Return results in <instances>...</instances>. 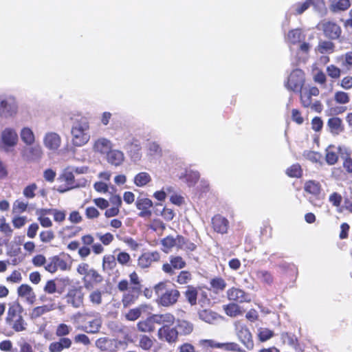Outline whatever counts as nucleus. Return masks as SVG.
Here are the masks:
<instances>
[{"label": "nucleus", "mask_w": 352, "mask_h": 352, "mask_svg": "<svg viewBox=\"0 0 352 352\" xmlns=\"http://www.w3.org/2000/svg\"><path fill=\"white\" fill-rule=\"evenodd\" d=\"M157 296V302L163 307L175 304L180 296L179 292L166 282H160L154 287Z\"/></svg>", "instance_id": "f257e3e1"}, {"label": "nucleus", "mask_w": 352, "mask_h": 352, "mask_svg": "<svg viewBox=\"0 0 352 352\" xmlns=\"http://www.w3.org/2000/svg\"><path fill=\"white\" fill-rule=\"evenodd\" d=\"M89 122L85 118L76 120L72 126V142L75 146H82L90 140Z\"/></svg>", "instance_id": "f03ea898"}, {"label": "nucleus", "mask_w": 352, "mask_h": 352, "mask_svg": "<svg viewBox=\"0 0 352 352\" xmlns=\"http://www.w3.org/2000/svg\"><path fill=\"white\" fill-rule=\"evenodd\" d=\"M19 142V135L15 129L6 126L0 131V151L9 154L12 153Z\"/></svg>", "instance_id": "7ed1b4c3"}, {"label": "nucleus", "mask_w": 352, "mask_h": 352, "mask_svg": "<svg viewBox=\"0 0 352 352\" xmlns=\"http://www.w3.org/2000/svg\"><path fill=\"white\" fill-rule=\"evenodd\" d=\"M19 111L18 102L14 96L2 93L0 94V118H14Z\"/></svg>", "instance_id": "20e7f679"}, {"label": "nucleus", "mask_w": 352, "mask_h": 352, "mask_svg": "<svg viewBox=\"0 0 352 352\" xmlns=\"http://www.w3.org/2000/svg\"><path fill=\"white\" fill-rule=\"evenodd\" d=\"M317 29L322 32L324 37L329 40H339L342 36V28L337 23L324 19L317 25Z\"/></svg>", "instance_id": "39448f33"}, {"label": "nucleus", "mask_w": 352, "mask_h": 352, "mask_svg": "<svg viewBox=\"0 0 352 352\" xmlns=\"http://www.w3.org/2000/svg\"><path fill=\"white\" fill-rule=\"evenodd\" d=\"M234 330L239 340L248 350H252L254 346L252 334L249 328L243 322H234Z\"/></svg>", "instance_id": "423d86ee"}, {"label": "nucleus", "mask_w": 352, "mask_h": 352, "mask_svg": "<svg viewBox=\"0 0 352 352\" xmlns=\"http://www.w3.org/2000/svg\"><path fill=\"white\" fill-rule=\"evenodd\" d=\"M59 179L66 183V186L65 187L63 186L58 187L57 190L60 193H64L75 188L85 187L87 184V181L85 179L79 182H76L74 173L72 170H71L70 167H67L64 170L63 174L60 176Z\"/></svg>", "instance_id": "0eeeda50"}, {"label": "nucleus", "mask_w": 352, "mask_h": 352, "mask_svg": "<svg viewBox=\"0 0 352 352\" xmlns=\"http://www.w3.org/2000/svg\"><path fill=\"white\" fill-rule=\"evenodd\" d=\"M85 294L80 286H73L65 295L66 302L74 308H80L84 305Z\"/></svg>", "instance_id": "6e6552de"}, {"label": "nucleus", "mask_w": 352, "mask_h": 352, "mask_svg": "<svg viewBox=\"0 0 352 352\" xmlns=\"http://www.w3.org/2000/svg\"><path fill=\"white\" fill-rule=\"evenodd\" d=\"M43 155V149L38 142L25 145L21 151V156L28 162H39Z\"/></svg>", "instance_id": "1a4fd4ad"}, {"label": "nucleus", "mask_w": 352, "mask_h": 352, "mask_svg": "<svg viewBox=\"0 0 352 352\" xmlns=\"http://www.w3.org/2000/svg\"><path fill=\"white\" fill-rule=\"evenodd\" d=\"M304 81V72L301 69H296L292 72L285 86L288 90L298 92L301 91Z\"/></svg>", "instance_id": "9d476101"}, {"label": "nucleus", "mask_w": 352, "mask_h": 352, "mask_svg": "<svg viewBox=\"0 0 352 352\" xmlns=\"http://www.w3.org/2000/svg\"><path fill=\"white\" fill-rule=\"evenodd\" d=\"M344 154L349 155L346 147L329 145L325 150V160L329 165H334L338 162L339 156L343 157Z\"/></svg>", "instance_id": "9b49d317"}, {"label": "nucleus", "mask_w": 352, "mask_h": 352, "mask_svg": "<svg viewBox=\"0 0 352 352\" xmlns=\"http://www.w3.org/2000/svg\"><path fill=\"white\" fill-rule=\"evenodd\" d=\"M158 339L168 344L175 343L178 340V332L175 327L162 326L157 331Z\"/></svg>", "instance_id": "f8f14e48"}, {"label": "nucleus", "mask_w": 352, "mask_h": 352, "mask_svg": "<svg viewBox=\"0 0 352 352\" xmlns=\"http://www.w3.org/2000/svg\"><path fill=\"white\" fill-rule=\"evenodd\" d=\"M61 138L56 132L49 131L44 134L43 142L45 147L52 151H56L61 145Z\"/></svg>", "instance_id": "ddd939ff"}, {"label": "nucleus", "mask_w": 352, "mask_h": 352, "mask_svg": "<svg viewBox=\"0 0 352 352\" xmlns=\"http://www.w3.org/2000/svg\"><path fill=\"white\" fill-rule=\"evenodd\" d=\"M304 188L306 192L316 197V200H313L310 198L309 201L315 206H320L322 200L319 198L321 192V185L320 183L314 180H309L305 183Z\"/></svg>", "instance_id": "4468645a"}, {"label": "nucleus", "mask_w": 352, "mask_h": 352, "mask_svg": "<svg viewBox=\"0 0 352 352\" xmlns=\"http://www.w3.org/2000/svg\"><path fill=\"white\" fill-rule=\"evenodd\" d=\"M153 205V201L150 199L138 197L135 201V206L136 208L140 210L138 213V216L142 218L149 219L152 214L151 208Z\"/></svg>", "instance_id": "2eb2a0df"}, {"label": "nucleus", "mask_w": 352, "mask_h": 352, "mask_svg": "<svg viewBox=\"0 0 352 352\" xmlns=\"http://www.w3.org/2000/svg\"><path fill=\"white\" fill-rule=\"evenodd\" d=\"M124 148L126 151L133 161L137 162L140 160L142 156V146L138 140L132 138L129 140L124 145Z\"/></svg>", "instance_id": "dca6fc26"}, {"label": "nucleus", "mask_w": 352, "mask_h": 352, "mask_svg": "<svg viewBox=\"0 0 352 352\" xmlns=\"http://www.w3.org/2000/svg\"><path fill=\"white\" fill-rule=\"evenodd\" d=\"M186 266L185 261L179 256H171L170 257V263H164L162 266V270L172 275L175 273V270H181Z\"/></svg>", "instance_id": "f3484780"}, {"label": "nucleus", "mask_w": 352, "mask_h": 352, "mask_svg": "<svg viewBox=\"0 0 352 352\" xmlns=\"http://www.w3.org/2000/svg\"><path fill=\"white\" fill-rule=\"evenodd\" d=\"M228 298L230 300L236 301L238 302H250L251 296L243 290L232 287L227 291Z\"/></svg>", "instance_id": "a211bd4d"}, {"label": "nucleus", "mask_w": 352, "mask_h": 352, "mask_svg": "<svg viewBox=\"0 0 352 352\" xmlns=\"http://www.w3.org/2000/svg\"><path fill=\"white\" fill-rule=\"evenodd\" d=\"M113 147L111 141L106 138H99L94 143L93 149L102 155H107Z\"/></svg>", "instance_id": "6ab92c4d"}, {"label": "nucleus", "mask_w": 352, "mask_h": 352, "mask_svg": "<svg viewBox=\"0 0 352 352\" xmlns=\"http://www.w3.org/2000/svg\"><path fill=\"white\" fill-rule=\"evenodd\" d=\"M86 316H94V319L89 321L87 326L85 327V331L89 333H96L99 331L102 325V319L99 314L94 311L84 314Z\"/></svg>", "instance_id": "aec40b11"}, {"label": "nucleus", "mask_w": 352, "mask_h": 352, "mask_svg": "<svg viewBox=\"0 0 352 352\" xmlns=\"http://www.w3.org/2000/svg\"><path fill=\"white\" fill-rule=\"evenodd\" d=\"M184 243L183 236L177 235L176 237L173 236H168L163 239L161 241L163 247L162 250L165 252H168L173 248H177Z\"/></svg>", "instance_id": "412c9836"}, {"label": "nucleus", "mask_w": 352, "mask_h": 352, "mask_svg": "<svg viewBox=\"0 0 352 352\" xmlns=\"http://www.w3.org/2000/svg\"><path fill=\"white\" fill-rule=\"evenodd\" d=\"M160 259V254L157 252H146L142 254L138 261V265L140 267L144 269L151 266L153 262Z\"/></svg>", "instance_id": "4be33fe9"}, {"label": "nucleus", "mask_w": 352, "mask_h": 352, "mask_svg": "<svg viewBox=\"0 0 352 352\" xmlns=\"http://www.w3.org/2000/svg\"><path fill=\"white\" fill-rule=\"evenodd\" d=\"M17 293L19 297L24 298L30 305H32L36 300V294L33 289L27 284H23L19 287Z\"/></svg>", "instance_id": "5701e85b"}, {"label": "nucleus", "mask_w": 352, "mask_h": 352, "mask_svg": "<svg viewBox=\"0 0 352 352\" xmlns=\"http://www.w3.org/2000/svg\"><path fill=\"white\" fill-rule=\"evenodd\" d=\"M212 223L215 232L221 234H225L227 232L229 222L227 219L221 215H215L212 219Z\"/></svg>", "instance_id": "b1692460"}, {"label": "nucleus", "mask_w": 352, "mask_h": 352, "mask_svg": "<svg viewBox=\"0 0 352 352\" xmlns=\"http://www.w3.org/2000/svg\"><path fill=\"white\" fill-rule=\"evenodd\" d=\"M327 127L331 133L334 135L340 134L344 130L342 120L338 117H333L328 120Z\"/></svg>", "instance_id": "393cba45"}, {"label": "nucleus", "mask_w": 352, "mask_h": 352, "mask_svg": "<svg viewBox=\"0 0 352 352\" xmlns=\"http://www.w3.org/2000/svg\"><path fill=\"white\" fill-rule=\"evenodd\" d=\"M72 342L71 339L68 338H60L56 342H53L49 345L50 352H61L64 349H67L71 347Z\"/></svg>", "instance_id": "a878e982"}, {"label": "nucleus", "mask_w": 352, "mask_h": 352, "mask_svg": "<svg viewBox=\"0 0 352 352\" xmlns=\"http://www.w3.org/2000/svg\"><path fill=\"white\" fill-rule=\"evenodd\" d=\"M178 336H188L190 335L194 329L193 324L186 320L184 319H177L176 320V325Z\"/></svg>", "instance_id": "bb28decb"}, {"label": "nucleus", "mask_w": 352, "mask_h": 352, "mask_svg": "<svg viewBox=\"0 0 352 352\" xmlns=\"http://www.w3.org/2000/svg\"><path fill=\"white\" fill-rule=\"evenodd\" d=\"M20 138L25 145H30L37 142L36 135L29 126H24L20 130Z\"/></svg>", "instance_id": "cd10ccee"}, {"label": "nucleus", "mask_w": 352, "mask_h": 352, "mask_svg": "<svg viewBox=\"0 0 352 352\" xmlns=\"http://www.w3.org/2000/svg\"><path fill=\"white\" fill-rule=\"evenodd\" d=\"M333 40H320L316 51L322 54H330L336 51V45Z\"/></svg>", "instance_id": "c85d7f7f"}, {"label": "nucleus", "mask_w": 352, "mask_h": 352, "mask_svg": "<svg viewBox=\"0 0 352 352\" xmlns=\"http://www.w3.org/2000/svg\"><path fill=\"white\" fill-rule=\"evenodd\" d=\"M141 291L137 287H129V290L123 295L122 304L126 307L133 304L138 298Z\"/></svg>", "instance_id": "c756f323"}, {"label": "nucleus", "mask_w": 352, "mask_h": 352, "mask_svg": "<svg viewBox=\"0 0 352 352\" xmlns=\"http://www.w3.org/2000/svg\"><path fill=\"white\" fill-rule=\"evenodd\" d=\"M107 162L111 164L118 166H120L124 160V153L117 149H111L107 154Z\"/></svg>", "instance_id": "7c9ffc66"}, {"label": "nucleus", "mask_w": 352, "mask_h": 352, "mask_svg": "<svg viewBox=\"0 0 352 352\" xmlns=\"http://www.w3.org/2000/svg\"><path fill=\"white\" fill-rule=\"evenodd\" d=\"M153 320L158 324H162V326H172L175 321V316L170 313H166L163 314H154L153 315Z\"/></svg>", "instance_id": "2f4dec72"}, {"label": "nucleus", "mask_w": 352, "mask_h": 352, "mask_svg": "<svg viewBox=\"0 0 352 352\" xmlns=\"http://www.w3.org/2000/svg\"><path fill=\"white\" fill-rule=\"evenodd\" d=\"M305 36L301 29L296 28L289 31L287 35L286 41L290 44H297L305 40Z\"/></svg>", "instance_id": "473e14b6"}, {"label": "nucleus", "mask_w": 352, "mask_h": 352, "mask_svg": "<svg viewBox=\"0 0 352 352\" xmlns=\"http://www.w3.org/2000/svg\"><path fill=\"white\" fill-rule=\"evenodd\" d=\"M104 292L99 289H95L89 293L88 300L91 306L98 307L102 303V295Z\"/></svg>", "instance_id": "72a5a7b5"}, {"label": "nucleus", "mask_w": 352, "mask_h": 352, "mask_svg": "<svg viewBox=\"0 0 352 352\" xmlns=\"http://www.w3.org/2000/svg\"><path fill=\"white\" fill-rule=\"evenodd\" d=\"M199 173L190 168L186 169L184 174L180 176V178L184 179L188 186L195 185L199 179Z\"/></svg>", "instance_id": "f704fd0d"}, {"label": "nucleus", "mask_w": 352, "mask_h": 352, "mask_svg": "<svg viewBox=\"0 0 352 352\" xmlns=\"http://www.w3.org/2000/svg\"><path fill=\"white\" fill-rule=\"evenodd\" d=\"M23 307L19 303H14L11 305L8 309L6 321L13 320L14 318H20Z\"/></svg>", "instance_id": "c9c22d12"}, {"label": "nucleus", "mask_w": 352, "mask_h": 352, "mask_svg": "<svg viewBox=\"0 0 352 352\" xmlns=\"http://www.w3.org/2000/svg\"><path fill=\"white\" fill-rule=\"evenodd\" d=\"M91 270V268L89 267V265L85 263L79 264L77 267L78 273L84 276L82 280L86 289H89L91 286V282L87 279Z\"/></svg>", "instance_id": "e433bc0d"}, {"label": "nucleus", "mask_w": 352, "mask_h": 352, "mask_svg": "<svg viewBox=\"0 0 352 352\" xmlns=\"http://www.w3.org/2000/svg\"><path fill=\"white\" fill-rule=\"evenodd\" d=\"M151 181V175L146 172H141L134 177V184L138 187H143Z\"/></svg>", "instance_id": "4c0bfd02"}, {"label": "nucleus", "mask_w": 352, "mask_h": 352, "mask_svg": "<svg viewBox=\"0 0 352 352\" xmlns=\"http://www.w3.org/2000/svg\"><path fill=\"white\" fill-rule=\"evenodd\" d=\"M116 266V258L113 255H104L102 260L103 270L109 273Z\"/></svg>", "instance_id": "58836bf2"}, {"label": "nucleus", "mask_w": 352, "mask_h": 352, "mask_svg": "<svg viewBox=\"0 0 352 352\" xmlns=\"http://www.w3.org/2000/svg\"><path fill=\"white\" fill-rule=\"evenodd\" d=\"M256 278L263 283L270 285L273 282V277L270 272L264 270L255 272Z\"/></svg>", "instance_id": "ea45409f"}, {"label": "nucleus", "mask_w": 352, "mask_h": 352, "mask_svg": "<svg viewBox=\"0 0 352 352\" xmlns=\"http://www.w3.org/2000/svg\"><path fill=\"white\" fill-rule=\"evenodd\" d=\"M154 323L155 322L153 320L152 316L145 320L140 321L138 323V329L142 332H151L153 331L155 329Z\"/></svg>", "instance_id": "a19ab883"}, {"label": "nucleus", "mask_w": 352, "mask_h": 352, "mask_svg": "<svg viewBox=\"0 0 352 352\" xmlns=\"http://www.w3.org/2000/svg\"><path fill=\"white\" fill-rule=\"evenodd\" d=\"M199 317L201 320L207 323H212L217 320L218 315L211 310L204 309L199 312Z\"/></svg>", "instance_id": "79ce46f5"}, {"label": "nucleus", "mask_w": 352, "mask_h": 352, "mask_svg": "<svg viewBox=\"0 0 352 352\" xmlns=\"http://www.w3.org/2000/svg\"><path fill=\"white\" fill-rule=\"evenodd\" d=\"M148 154L151 156H161L162 150L160 144L155 142H150L146 146Z\"/></svg>", "instance_id": "37998d69"}, {"label": "nucleus", "mask_w": 352, "mask_h": 352, "mask_svg": "<svg viewBox=\"0 0 352 352\" xmlns=\"http://www.w3.org/2000/svg\"><path fill=\"white\" fill-rule=\"evenodd\" d=\"M7 322L15 331L17 332L24 331L26 329V323L25 322L23 316L20 317V318H14L13 320H10Z\"/></svg>", "instance_id": "c03bdc74"}, {"label": "nucleus", "mask_w": 352, "mask_h": 352, "mask_svg": "<svg viewBox=\"0 0 352 352\" xmlns=\"http://www.w3.org/2000/svg\"><path fill=\"white\" fill-rule=\"evenodd\" d=\"M197 294L198 292L196 288L192 286H188V288L185 292V296L188 302L191 305H195L197 304Z\"/></svg>", "instance_id": "a18cd8bd"}, {"label": "nucleus", "mask_w": 352, "mask_h": 352, "mask_svg": "<svg viewBox=\"0 0 352 352\" xmlns=\"http://www.w3.org/2000/svg\"><path fill=\"white\" fill-rule=\"evenodd\" d=\"M210 285L215 293L224 290L226 287V281L220 277L212 278L210 280Z\"/></svg>", "instance_id": "49530a36"}, {"label": "nucleus", "mask_w": 352, "mask_h": 352, "mask_svg": "<svg viewBox=\"0 0 352 352\" xmlns=\"http://www.w3.org/2000/svg\"><path fill=\"white\" fill-rule=\"evenodd\" d=\"M309 8L307 0L304 3H296L291 6L289 12L296 15L301 14Z\"/></svg>", "instance_id": "de8ad7c7"}, {"label": "nucleus", "mask_w": 352, "mask_h": 352, "mask_svg": "<svg viewBox=\"0 0 352 352\" xmlns=\"http://www.w3.org/2000/svg\"><path fill=\"white\" fill-rule=\"evenodd\" d=\"M72 331V327L65 323L58 324L56 329V336L60 338H65V336L69 335Z\"/></svg>", "instance_id": "09e8293b"}, {"label": "nucleus", "mask_w": 352, "mask_h": 352, "mask_svg": "<svg viewBox=\"0 0 352 352\" xmlns=\"http://www.w3.org/2000/svg\"><path fill=\"white\" fill-rule=\"evenodd\" d=\"M274 335V332L267 328L260 327L258 329V338L262 342L267 341L272 338Z\"/></svg>", "instance_id": "8fccbe9b"}, {"label": "nucleus", "mask_w": 352, "mask_h": 352, "mask_svg": "<svg viewBox=\"0 0 352 352\" xmlns=\"http://www.w3.org/2000/svg\"><path fill=\"white\" fill-rule=\"evenodd\" d=\"M51 310V307L48 305H45L43 306H38L32 309V312L30 313V316L32 318H36Z\"/></svg>", "instance_id": "3c124183"}, {"label": "nucleus", "mask_w": 352, "mask_h": 352, "mask_svg": "<svg viewBox=\"0 0 352 352\" xmlns=\"http://www.w3.org/2000/svg\"><path fill=\"white\" fill-rule=\"evenodd\" d=\"M199 345L202 347L203 349H208V348H212V349H220L221 348V343L217 342L214 340H206L203 339L200 340L199 341Z\"/></svg>", "instance_id": "603ef678"}, {"label": "nucleus", "mask_w": 352, "mask_h": 352, "mask_svg": "<svg viewBox=\"0 0 352 352\" xmlns=\"http://www.w3.org/2000/svg\"><path fill=\"white\" fill-rule=\"evenodd\" d=\"M220 349H223L227 351L244 352V350L241 349L239 344L233 342L221 343Z\"/></svg>", "instance_id": "864d4df0"}, {"label": "nucleus", "mask_w": 352, "mask_h": 352, "mask_svg": "<svg viewBox=\"0 0 352 352\" xmlns=\"http://www.w3.org/2000/svg\"><path fill=\"white\" fill-rule=\"evenodd\" d=\"M334 100L338 104H345L349 102L350 98L347 93L339 91L335 93Z\"/></svg>", "instance_id": "5fc2aeb1"}, {"label": "nucleus", "mask_w": 352, "mask_h": 352, "mask_svg": "<svg viewBox=\"0 0 352 352\" xmlns=\"http://www.w3.org/2000/svg\"><path fill=\"white\" fill-rule=\"evenodd\" d=\"M286 173L291 177H300L302 175V169L298 164H295L287 169Z\"/></svg>", "instance_id": "6e6d98bb"}, {"label": "nucleus", "mask_w": 352, "mask_h": 352, "mask_svg": "<svg viewBox=\"0 0 352 352\" xmlns=\"http://www.w3.org/2000/svg\"><path fill=\"white\" fill-rule=\"evenodd\" d=\"M96 236L101 241V243L104 245H109L114 239V236L112 234L107 232L105 234H102L100 232H97L96 234Z\"/></svg>", "instance_id": "4d7b16f0"}, {"label": "nucleus", "mask_w": 352, "mask_h": 352, "mask_svg": "<svg viewBox=\"0 0 352 352\" xmlns=\"http://www.w3.org/2000/svg\"><path fill=\"white\" fill-rule=\"evenodd\" d=\"M153 344V340L147 336H142L140 338L139 346L141 349L145 351H148L151 349Z\"/></svg>", "instance_id": "13d9d810"}, {"label": "nucleus", "mask_w": 352, "mask_h": 352, "mask_svg": "<svg viewBox=\"0 0 352 352\" xmlns=\"http://www.w3.org/2000/svg\"><path fill=\"white\" fill-rule=\"evenodd\" d=\"M351 6L349 0H339L335 4L332 5L333 10L343 11L347 10Z\"/></svg>", "instance_id": "bf43d9fd"}, {"label": "nucleus", "mask_w": 352, "mask_h": 352, "mask_svg": "<svg viewBox=\"0 0 352 352\" xmlns=\"http://www.w3.org/2000/svg\"><path fill=\"white\" fill-rule=\"evenodd\" d=\"M37 188L36 184H31L23 189V195L28 199H32L35 197V190H37Z\"/></svg>", "instance_id": "052dcab7"}, {"label": "nucleus", "mask_w": 352, "mask_h": 352, "mask_svg": "<svg viewBox=\"0 0 352 352\" xmlns=\"http://www.w3.org/2000/svg\"><path fill=\"white\" fill-rule=\"evenodd\" d=\"M28 203L23 202L20 200H16L13 204L12 212L19 214L26 210Z\"/></svg>", "instance_id": "680f3d73"}, {"label": "nucleus", "mask_w": 352, "mask_h": 352, "mask_svg": "<svg viewBox=\"0 0 352 352\" xmlns=\"http://www.w3.org/2000/svg\"><path fill=\"white\" fill-rule=\"evenodd\" d=\"M327 73L332 78H338L341 74L340 68L334 65H330L327 67Z\"/></svg>", "instance_id": "e2e57ef3"}, {"label": "nucleus", "mask_w": 352, "mask_h": 352, "mask_svg": "<svg viewBox=\"0 0 352 352\" xmlns=\"http://www.w3.org/2000/svg\"><path fill=\"white\" fill-rule=\"evenodd\" d=\"M192 278L190 273L188 271H182L177 276V282L181 285L186 284Z\"/></svg>", "instance_id": "0e129e2a"}, {"label": "nucleus", "mask_w": 352, "mask_h": 352, "mask_svg": "<svg viewBox=\"0 0 352 352\" xmlns=\"http://www.w3.org/2000/svg\"><path fill=\"white\" fill-rule=\"evenodd\" d=\"M0 231L7 236H11L12 233L11 227L6 223L4 217H0Z\"/></svg>", "instance_id": "69168bd1"}, {"label": "nucleus", "mask_w": 352, "mask_h": 352, "mask_svg": "<svg viewBox=\"0 0 352 352\" xmlns=\"http://www.w3.org/2000/svg\"><path fill=\"white\" fill-rule=\"evenodd\" d=\"M57 283L54 280H50L47 281L43 290L45 293L52 294L56 292Z\"/></svg>", "instance_id": "338daca9"}, {"label": "nucleus", "mask_w": 352, "mask_h": 352, "mask_svg": "<svg viewBox=\"0 0 352 352\" xmlns=\"http://www.w3.org/2000/svg\"><path fill=\"white\" fill-rule=\"evenodd\" d=\"M304 155L307 160L314 163L320 162L322 157L319 153L315 151H307Z\"/></svg>", "instance_id": "774afa93"}]
</instances>
